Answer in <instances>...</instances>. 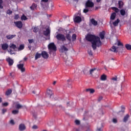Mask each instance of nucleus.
Wrapping results in <instances>:
<instances>
[{
  "label": "nucleus",
  "mask_w": 131,
  "mask_h": 131,
  "mask_svg": "<svg viewBox=\"0 0 131 131\" xmlns=\"http://www.w3.org/2000/svg\"><path fill=\"white\" fill-rule=\"evenodd\" d=\"M51 33V31H50V29H47L46 31H44L43 32V34L45 35V36H48Z\"/></svg>",
  "instance_id": "obj_14"
},
{
  "label": "nucleus",
  "mask_w": 131,
  "mask_h": 131,
  "mask_svg": "<svg viewBox=\"0 0 131 131\" xmlns=\"http://www.w3.org/2000/svg\"><path fill=\"white\" fill-rule=\"evenodd\" d=\"M88 53L89 56H93V52L91 49H89L88 51Z\"/></svg>",
  "instance_id": "obj_42"
},
{
  "label": "nucleus",
  "mask_w": 131,
  "mask_h": 131,
  "mask_svg": "<svg viewBox=\"0 0 131 131\" xmlns=\"http://www.w3.org/2000/svg\"><path fill=\"white\" fill-rule=\"evenodd\" d=\"M48 49L50 50V53H52V51H53L54 52L57 51V47L55 45V43L54 42L50 43L48 45Z\"/></svg>",
  "instance_id": "obj_4"
},
{
  "label": "nucleus",
  "mask_w": 131,
  "mask_h": 131,
  "mask_svg": "<svg viewBox=\"0 0 131 131\" xmlns=\"http://www.w3.org/2000/svg\"><path fill=\"white\" fill-rule=\"evenodd\" d=\"M13 13V11L10 9H8L7 11V14H8V15H11V14Z\"/></svg>",
  "instance_id": "obj_41"
},
{
  "label": "nucleus",
  "mask_w": 131,
  "mask_h": 131,
  "mask_svg": "<svg viewBox=\"0 0 131 131\" xmlns=\"http://www.w3.org/2000/svg\"><path fill=\"white\" fill-rule=\"evenodd\" d=\"M83 72L84 74H86V70H84L83 71Z\"/></svg>",
  "instance_id": "obj_60"
},
{
  "label": "nucleus",
  "mask_w": 131,
  "mask_h": 131,
  "mask_svg": "<svg viewBox=\"0 0 131 131\" xmlns=\"http://www.w3.org/2000/svg\"><path fill=\"white\" fill-rule=\"evenodd\" d=\"M97 69L96 68H94V69H92L90 70V74L92 75L93 74V73H94V71H95V70H96Z\"/></svg>",
  "instance_id": "obj_37"
},
{
  "label": "nucleus",
  "mask_w": 131,
  "mask_h": 131,
  "mask_svg": "<svg viewBox=\"0 0 131 131\" xmlns=\"http://www.w3.org/2000/svg\"><path fill=\"white\" fill-rule=\"evenodd\" d=\"M97 3H100L101 2V0H96Z\"/></svg>",
  "instance_id": "obj_63"
},
{
  "label": "nucleus",
  "mask_w": 131,
  "mask_h": 131,
  "mask_svg": "<svg viewBox=\"0 0 131 131\" xmlns=\"http://www.w3.org/2000/svg\"><path fill=\"white\" fill-rule=\"evenodd\" d=\"M28 41L30 43H32L33 42V39H28Z\"/></svg>",
  "instance_id": "obj_53"
},
{
  "label": "nucleus",
  "mask_w": 131,
  "mask_h": 131,
  "mask_svg": "<svg viewBox=\"0 0 131 131\" xmlns=\"http://www.w3.org/2000/svg\"><path fill=\"white\" fill-rule=\"evenodd\" d=\"M32 128L33 129H37L38 128V127H37V126L36 125H34L32 126Z\"/></svg>",
  "instance_id": "obj_49"
},
{
  "label": "nucleus",
  "mask_w": 131,
  "mask_h": 131,
  "mask_svg": "<svg viewBox=\"0 0 131 131\" xmlns=\"http://www.w3.org/2000/svg\"><path fill=\"white\" fill-rule=\"evenodd\" d=\"M76 131H80V130H79V129L77 128V129H76Z\"/></svg>",
  "instance_id": "obj_64"
},
{
  "label": "nucleus",
  "mask_w": 131,
  "mask_h": 131,
  "mask_svg": "<svg viewBox=\"0 0 131 131\" xmlns=\"http://www.w3.org/2000/svg\"><path fill=\"white\" fill-rule=\"evenodd\" d=\"M19 113L18 110H13L12 111V114H14V115L16 114H18Z\"/></svg>",
  "instance_id": "obj_40"
},
{
  "label": "nucleus",
  "mask_w": 131,
  "mask_h": 131,
  "mask_svg": "<svg viewBox=\"0 0 131 131\" xmlns=\"http://www.w3.org/2000/svg\"><path fill=\"white\" fill-rule=\"evenodd\" d=\"M113 121L114 123H116L117 122V120L116 119H113Z\"/></svg>",
  "instance_id": "obj_55"
},
{
  "label": "nucleus",
  "mask_w": 131,
  "mask_h": 131,
  "mask_svg": "<svg viewBox=\"0 0 131 131\" xmlns=\"http://www.w3.org/2000/svg\"><path fill=\"white\" fill-rule=\"evenodd\" d=\"M120 14L121 15V16H124L126 13L125 10L124 9H121L120 11Z\"/></svg>",
  "instance_id": "obj_28"
},
{
  "label": "nucleus",
  "mask_w": 131,
  "mask_h": 131,
  "mask_svg": "<svg viewBox=\"0 0 131 131\" xmlns=\"http://www.w3.org/2000/svg\"><path fill=\"white\" fill-rule=\"evenodd\" d=\"M12 51L11 49H10L8 51V53H10V54L11 55H13V53H12Z\"/></svg>",
  "instance_id": "obj_54"
},
{
  "label": "nucleus",
  "mask_w": 131,
  "mask_h": 131,
  "mask_svg": "<svg viewBox=\"0 0 131 131\" xmlns=\"http://www.w3.org/2000/svg\"><path fill=\"white\" fill-rule=\"evenodd\" d=\"M2 46V49L3 51H6V50H8V48H9V45L7 43H5L1 45Z\"/></svg>",
  "instance_id": "obj_11"
},
{
  "label": "nucleus",
  "mask_w": 131,
  "mask_h": 131,
  "mask_svg": "<svg viewBox=\"0 0 131 131\" xmlns=\"http://www.w3.org/2000/svg\"><path fill=\"white\" fill-rule=\"evenodd\" d=\"M100 79L102 81H105V80H107V76H106V75L105 74L101 75Z\"/></svg>",
  "instance_id": "obj_17"
},
{
  "label": "nucleus",
  "mask_w": 131,
  "mask_h": 131,
  "mask_svg": "<svg viewBox=\"0 0 131 131\" xmlns=\"http://www.w3.org/2000/svg\"><path fill=\"white\" fill-rule=\"evenodd\" d=\"M103 99V97L100 96L98 99V102H100Z\"/></svg>",
  "instance_id": "obj_51"
},
{
  "label": "nucleus",
  "mask_w": 131,
  "mask_h": 131,
  "mask_svg": "<svg viewBox=\"0 0 131 131\" xmlns=\"http://www.w3.org/2000/svg\"><path fill=\"white\" fill-rule=\"evenodd\" d=\"M119 22H120V20L118 18L113 23V24L114 26L116 27L118 26V23H119Z\"/></svg>",
  "instance_id": "obj_18"
},
{
  "label": "nucleus",
  "mask_w": 131,
  "mask_h": 131,
  "mask_svg": "<svg viewBox=\"0 0 131 131\" xmlns=\"http://www.w3.org/2000/svg\"><path fill=\"white\" fill-rule=\"evenodd\" d=\"M37 7V5L35 4V3H33L32 6L30 7V9L31 10H32V11H34V10H35V9H36Z\"/></svg>",
  "instance_id": "obj_19"
},
{
  "label": "nucleus",
  "mask_w": 131,
  "mask_h": 131,
  "mask_svg": "<svg viewBox=\"0 0 131 131\" xmlns=\"http://www.w3.org/2000/svg\"><path fill=\"white\" fill-rule=\"evenodd\" d=\"M115 18H116V13L113 12L110 17V20H115Z\"/></svg>",
  "instance_id": "obj_16"
},
{
  "label": "nucleus",
  "mask_w": 131,
  "mask_h": 131,
  "mask_svg": "<svg viewBox=\"0 0 131 131\" xmlns=\"http://www.w3.org/2000/svg\"><path fill=\"white\" fill-rule=\"evenodd\" d=\"M94 6H95V4L91 0H88L85 4V8H93Z\"/></svg>",
  "instance_id": "obj_5"
},
{
  "label": "nucleus",
  "mask_w": 131,
  "mask_h": 131,
  "mask_svg": "<svg viewBox=\"0 0 131 131\" xmlns=\"http://www.w3.org/2000/svg\"><path fill=\"white\" fill-rule=\"evenodd\" d=\"M61 49H62V50H63V51H64V52L68 51V49L67 48H66V47H65V46H62Z\"/></svg>",
  "instance_id": "obj_38"
},
{
  "label": "nucleus",
  "mask_w": 131,
  "mask_h": 131,
  "mask_svg": "<svg viewBox=\"0 0 131 131\" xmlns=\"http://www.w3.org/2000/svg\"><path fill=\"white\" fill-rule=\"evenodd\" d=\"M9 48L10 49H12L13 50H14L15 51V50H16V49H17V46L16 45H15L14 44H10L9 46Z\"/></svg>",
  "instance_id": "obj_25"
},
{
  "label": "nucleus",
  "mask_w": 131,
  "mask_h": 131,
  "mask_svg": "<svg viewBox=\"0 0 131 131\" xmlns=\"http://www.w3.org/2000/svg\"><path fill=\"white\" fill-rule=\"evenodd\" d=\"M56 38L57 40L62 41V42L66 41V36H65V35L62 34H57L56 36Z\"/></svg>",
  "instance_id": "obj_3"
},
{
  "label": "nucleus",
  "mask_w": 131,
  "mask_h": 131,
  "mask_svg": "<svg viewBox=\"0 0 131 131\" xmlns=\"http://www.w3.org/2000/svg\"><path fill=\"white\" fill-rule=\"evenodd\" d=\"M7 62H8L9 66H12L14 64V60L12 59L11 58L9 57L6 59Z\"/></svg>",
  "instance_id": "obj_10"
},
{
  "label": "nucleus",
  "mask_w": 131,
  "mask_h": 131,
  "mask_svg": "<svg viewBox=\"0 0 131 131\" xmlns=\"http://www.w3.org/2000/svg\"><path fill=\"white\" fill-rule=\"evenodd\" d=\"M47 94L50 96V98H53L54 97V94H53V91L50 89L47 90Z\"/></svg>",
  "instance_id": "obj_13"
},
{
  "label": "nucleus",
  "mask_w": 131,
  "mask_h": 131,
  "mask_svg": "<svg viewBox=\"0 0 131 131\" xmlns=\"http://www.w3.org/2000/svg\"><path fill=\"white\" fill-rule=\"evenodd\" d=\"M27 17H26V16H25V15L23 14L21 16V20H24V21L27 20Z\"/></svg>",
  "instance_id": "obj_33"
},
{
  "label": "nucleus",
  "mask_w": 131,
  "mask_h": 131,
  "mask_svg": "<svg viewBox=\"0 0 131 131\" xmlns=\"http://www.w3.org/2000/svg\"><path fill=\"white\" fill-rule=\"evenodd\" d=\"M100 37L101 38V39H104L105 38V34L104 33H101L99 35Z\"/></svg>",
  "instance_id": "obj_34"
},
{
  "label": "nucleus",
  "mask_w": 131,
  "mask_h": 131,
  "mask_svg": "<svg viewBox=\"0 0 131 131\" xmlns=\"http://www.w3.org/2000/svg\"><path fill=\"white\" fill-rule=\"evenodd\" d=\"M24 61H27V57H24Z\"/></svg>",
  "instance_id": "obj_61"
},
{
  "label": "nucleus",
  "mask_w": 131,
  "mask_h": 131,
  "mask_svg": "<svg viewBox=\"0 0 131 131\" xmlns=\"http://www.w3.org/2000/svg\"><path fill=\"white\" fill-rule=\"evenodd\" d=\"M72 41H75V40H76V34H73L72 35Z\"/></svg>",
  "instance_id": "obj_31"
},
{
  "label": "nucleus",
  "mask_w": 131,
  "mask_h": 131,
  "mask_svg": "<svg viewBox=\"0 0 131 131\" xmlns=\"http://www.w3.org/2000/svg\"><path fill=\"white\" fill-rule=\"evenodd\" d=\"M10 122L11 124H12V125H14V124H15V122H14V120H11Z\"/></svg>",
  "instance_id": "obj_50"
},
{
  "label": "nucleus",
  "mask_w": 131,
  "mask_h": 131,
  "mask_svg": "<svg viewBox=\"0 0 131 131\" xmlns=\"http://www.w3.org/2000/svg\"><path fill=\"white\" fill-rule=\"evenodd\" d=\"M18 69L20 70L21 72H25V68H24V64H17Z\"/></svg>",
  "instance_id": "obj_7"
},
{
  "label": "nucleus",
  "mask_w": 131,
  "mask_h": 131,
  "mask_svg": "<svg viewBox=\"0 0 131 131\" xmlns=\"http://www.w3.org/2000/svg\"><path fill=\"white\" fill-rule=\"evenodd\" d=\"M42 58L44 59H48L49 58V54L46 51H42L41 54Z\"/></svg>",
  "instance_id": "obj_9"
},
{
  "label": "nucleus",
  "mask_w": 131,
  "mask_h": 131,
  "mask_svg": "<svg viewBox=\"0 0 131 131\" xmlns=\"http://www.w3.org/2000/svg\"><path fill=\"white\" fill-rule=\"evenodd\" d=\"M125 48L128 51H131V45L129 44H126Z\"/></svg>",
  "instance_id": "obj_30"
},
{
  "label": "nucleus",
  "mask_w": 131,
  "mask_h": 131,
  "mask_svg": "<svg viewBox=\"0 0 131 131\" xmlns=\"http://www.w3.org/2000/svg\"><path fill=\"white\" fill-rule=\"evenodd\" d=\"M128 118H129V114L126 115V116L124 117L123 122H126L128 120Z\"/></svg>",
  "instance_id": "obj_22"
},
{
  "label": "nucleus",
  "mask_w": 131,
  "mask_h": 131,
  "mask_svg": "<svg viewBox=\"0 0 131 131\" xmlns=\"http://www.w3.org/2000/svg\"><path fill=\"white\" fill-rule=\"evenodd\" d=\"M12 94V90L9 89L6 92V96H10V95Z\"/></svg>",
  "instance_id": "obj_29"
},
{
  "label": "nucleus",
  "mask_w": 131,
  "mask_h": 131,
  "mask_svg": "<svg viewBox=\"0 0 131 131\" xmlns=\"http://www.w3.org/2000/svg\"><path fill=\"white\" fill-rule=\"evenodd\" d=\"M28 48H29V50L30 51L31 50V46H29Z\"/></svg>",
  "instance_id": "obj_62"
},
{
  "label": "nucleus",
  "mask_w": 131,
  "mask_h": 131,
  "mask_svg": "<svg viewBox=\"0 0 131 131\" xmlns=\"http://www.w3.org/2000/svg\"><path fill=\"white\" fill-rule=\"evenodd\" d=\"M40 57H41V54H40L38 53H37L35 56V60H37V59H39V58H40Z\"/></svg>",
  "instance_id": "obj_26"
},
{
  "label": "nucleus",
  "mask_w": 131,
  "mask_h": 131,
  "mask_svg": "<svg viewBox=\"0 0 131 131\" xmlns=\"http://www.w3.org/2000/svg\"><path fill=\"white\" fill-rule=\"evenodd\" d=\"M42 2H44V3H48L49 2V0H42Z\"/></svg>",
  "instance_id": "obj_57"
},
{
  "label": "nucleus",
  "mask_w": 131,
  "mask_h": 131,
  "mask_svg": "<svg viewBox=\"0 0 131 131\" xmlns=\"http://www.w3.org/2000/svg\"><path fill=\"white\" fill-rule=\"evenodd\" d=\"M14 24L17 28L21 29L23 27V24L21 21H14Z\"/></svg>",
  "instance_id": "obj_6"
},
{
  "label": "nucleus",
  "mask_w": 131,
  "mask_h": 131,
  "mask_svg": "<svg viewBox=\"0 0 131 131\" xmlns=\"http://www.w3.org/2000/svg\"><path fill=\"white\" fill-rule=\"evenodd\" d=\"M22 50H24V45H20L18 48V51H22Z\"/></svg>",
  "instance_id": "obj_36"
},
{
  "label": "nucleus",
  "mask_w": 131,
  "mask_h": 131,
  "mask_svg": "<svg viewBox=\"0 0 131 131\" xmlns=\"http://www.w3.org/2000/svg\"><path fill=\"white\" fill-rule=\"evenodd\" d=\"M7 108H3L2 110V113L3 114H5V113H6V112H7Z\"/></svg>",
  "instance_id": "obj_47"
},
{
  "label": "nucleus",
  "mask_w": 131,
  "mask_h": 131,
  "mask_svg": "<svg viewBox=\"0 0 131 131\" xmlns=\"http://www.w3.org/2000/svg\"><path fill=\"white\" fill-rule=\"evenodd\" d=\"M97 130L98 131H102V128H98Z\"/></svg>",
  "instance_id": "obj_58"
},
{
  "label": "nucleus",
  "mask_w": 131,
  "mask_h": 131,
  "mask_svg": "<svg viewBox=\"0 0 131 131\" xmlns=\"http://www.w3.org/2000/svg\"><path fill=\"white\" fill-rule=\"evenodd\" d=\"M91 22L93 25H94V26H97V25H98V21H97V20H95L94 18H92L91 19Z\"/></svg>",
  "instance_id": "obj_15"
},
{
  "label": "nucleus",
  "mask_w": 131,
  "mask_h": 131,
  "mask_svg": "<svg viewBox=\"0 0 131 131\" xmlns=\"http://www.w3.org/2000/svg\"><path fill=\"white\" fill-rule=\"evenodd\" d=\"M86 92H90V94H94L95 93V90L93 89H86Z\"/></svg>",
  "instance_id": "obj_27"
},
{
  "label": "nucleus",
  "mask_w": 131,
  "mask_h": 131,
  "mask_svg": "<svg viewBox=\"0 0 131 131\" xmlns=\"http://www.w3.org/2000/svg\"><path fill=\"white\" fill-rule=\"evenodd\" d=\"M3 106H4L5 107H7V106H9V103L8 102H5L2 104Z\"/></svg>",
  "instance_id": "obj_46"
},
{
  "label": "nucleus",
  "mask_w": 131,
  "mask_h": 131,
  "mask_svg": "<svg viewBox=\"0 0 131 131\" xmlns=\"http://www.w3.org/2000/svg\"><path fill=\"white\" fill-rule=\"evenodd\" d=\"M112 80H114V81H117V77H114L112 78Z\"/></svg>",
  "instance_id": "obj_52"
},
{
  "label": "nucleus",
  "mask_w": 131,
  "mask_h": 131,
  "mask_svg": "<svg viewBox=\"0 0 131 131\" xmlns=\"http://www.w3.org/2000/svg\"><path fill=\"white\" fill-rule=\"evenodd\" d=\"M119 9H121L123 7V2L121 1L118 2Z\"/></svg>",
  "instance_id": "obj_23"
},
{
  "label": "nucleus",
  "mask_w": 131,
  "mask_h": 131,
  "mask_svg": "<svg viewBox=\"0 0 131 131\" xmlns=\"http://www.w3.org/2000/svg\"><path fill=\"white\" fill-rule=\"evenodd\" d=\"M25 129H26V126H25L24 124H20L19 125V130L20 131L25 130Z\"/></svg>",
  "instance_id": "obj_12"
},
{
  "label": "nucleus",
  "mask_w": 131,
  "mask_h": 131,
  "mask_svg": "<svg viewBox=\"0 0 131 131\" xmlns=\"http://www.w3.org/2000/svg\"><path fill=\"white\" fill-rule=\"evenodd\" d=\"M83 12L85 13H89V9H88V8H85L83 10Z\"/></svg>",
  "instance_id": "obj_45"
},
{
  "label": "nucleus",
  "mask_w": 131,
  "mask_h": 131,
  "mask_svg": "<svg viewBox=\"0 0 131 131\" xmlns=\"http://www.w3.org/2000/svg\"><path fill=\"white\" fill-rule=\"evenodd\" d=\"M71 80L70 79L68 80V84H71Z\"/></svg>",
  "instance_id": "obj_56"
},
{
  "label": "nucleus",
  "mask_w": 131,
  "mask_h": 131,
  "mask_svg": "<svg viewBox=\"0 0 131 131\" xmlns=\"http://www.w3.org/2000/svg\"><path fill=\"white\" fill-rule=\"evenodd\" d=\"M15 108L16 109H21V108H23V105L20 104L19 103H17L15 105Z\"/></svg>",
  "instance_id": "obj_24"
},
{
  "label": "nucleus",
  "mask_w": 131,
  "mask_h": 131,
  "mask_svg": "<svg viewBox=\"0 0 131 131\" xmlns=\"http://www.w3.org/2000/svg\"><path fill=\"white\" fill-rule=\"evenodd\" d=\"M117 46L119 47H116L113 46L111 48V51L114 52V53H118V52H120L121 53L123 51V44L120 42V41H118Z\"/></svg>",
  "instance_id": "obj_2"
},
{
  "label": "nucleus",
  "mask_w": 131,
  "mask_h": 131,
  "mask_svg": "<svg viewBox=\"0 0 131 131\" xmlns=\"http://www.w3.org/2000/svg\"><path fill=\"white\" fill-rule=\"evenodd\" d=\"M2 5H3V0H0V9H4V7Z\"/></svg>",
  "instance_id": "obj_44"
},
{
  "label": "nucleus",
  "mask_w": 131,
  "mask_h": 131,
  "mask_svg": "<svg viewBox=\"0 0 131 131\" xmlns=\"http://www.w3.org/2000/svg\"><path fill=\"white\" fill-rule=\"evenodd\" d=\"M112 9L115 11V13H118V12H119V9L116 7H112Z\"/></svg>",
  "instance_id": "obj_32"
},
{
  "label": "nucleus",
  "mask_w": 131,
  "mask_h": 131,
  "mask_svg": "<svg viewBox=\"0 0 131 131\" xmlns=\"http://www.w3.org/2000/svg\"><path fill=\"white\" fill-rule=\"evenodd\" d=\"M81 21V17L80 16H77L74 18V22L75 23H80Z\"/></svg>",
  "instance_id": "obj_8"
},
{
  "label": "nucleus",
  "mask_w": 131,
  "mask_h": 131,
  "mask_svg": "<svg viewBox=\"0 0 131 131\" xmlns=\"http://www.w3.org/2000/svg\"><path fill=\"white\" fill-rule=\"evenodd\" d=\"M38 31V28L36 27H34L33 29V32H34L35 33H36Z\"/></svg>",
  "instance_id": "obj_35"
},
{
  "label": "nucleus",
  "mask_w": 131,
  "mask_h": 131,
  "mask_svg": "<svg viewBox=\"0 0 131 131\" xmlns=\"http://www.w3.org/2000/svg\"><path fill=\"white\" fill-rule=\"evenodd\" d=\"M16 35H8L6 36V38L7 39H12V38H14V37H15Z\"/></svg>",
  "instance_id": "obj_20"
},
{
  "label": "nucleus",
  "mask_w": 131,
  "mask_h": 131,
  "mask_svg": "<svg viewBox=\"0 0 131 131\" xmlns=\"http://www.w3.org/2000/svg\"><path fill=\"white\" fill-rule=\"evenodd\" d=\"M56 83H57V81H54L53 82V85H55V84H56Z\"/></svg>",
  "instance_id": "obj_59"
},
{
  "label": "nucleus",
  "mask_w": 131,
  "mask_h": 131,
  "mask_svg": "<svg viewBox=\"0 0 131 131\" xmlns=\"http://www.w3.org/2000/svg\"><path fill=\"white\" fill-rule=\"evenodd\" d=\"M121 109L122 110L120 112H122V113H124V111L125 110V107H124V106H122Z\"/></svg>",
  "instance_id": "obj_43"
},
{
  "label": "nucleus",
  "mask_w": 131,
  "mask_h": 131,
  "mask_svg": "<svg viewBox=\"0 0 131 131\" xmlns=\"http://www.w3.org/2000/svg\"><path fill=\"white\" fill-rule=\"evenodd\" d=\"M88 41H90L92 44V48L94 50L97 49V47H100L102 45V42L100 40V37L96 36L95 35L88 34L86 36Z\"/></svg>",
  "instance_id": "obj_1"
},
{
  "label": "nucleus",
  "mask_w": 131,
  "mask_h": 131,
  "mask_svg": "<svg viewBox=\"0 0 131 131\" xmlns=\"http://www.w3.org/2000/svg\"><path fill=\"white\" fill-rule=\"evenodd\" d=\"M75 123L76 125H79L80 124V121L78 120H76L75 121Z\"/></svg>",
  "instance_id": "obj_39"
},
{
  "label": "nucleus",
  "mask_w": 131,
  "mask_h": 131,
  "mask_svg": "<svg viewBox=\"0 0 131 131\" xmlns=\"http://www.w3.org/2000/svg\"><path fill=\"white\" fill-rule=\"evenodd\" d=\"M14 19L15 20H18V19H19V15L16 14L14 16Z\"/></svg>",
  "instance_id": "obj_48"
},
{
  "label": "nucleus",
  "mask_w": 131,
  "mask_h": 131,
  "mask_svg": "<svg viewBox=\"0 0 131 131\" xmlns=\"http://www.w3.org/2000/svg\"><path fill=\"white\" fill-rule=\"evenodd\" d=\"M68 39L70 42H71V35L70 34H67L66 36V39Z\"/></svg>",
  "instance_id": "obj_21"
}]
</instances>
